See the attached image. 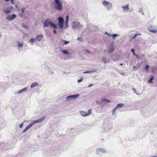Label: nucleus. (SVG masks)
I'll return each mask as SVG.
<instances>
[{
  "label": "nucleus",
  "instance_id": "obj_14",
  "mask_svg": "<svg viewBox=\"0 0 157 157\" xmlns=\"http://www.w3.org/2000/svg\"><path fill=\"white\" fill-rule=\"evenodd\" d=\"M106 33L108 34V36H112L113 37V39H115V38L118 35L116 34H113V35H110V34L109 33Z\"/></svg>",
  "mask_w": 157,
  "mask_h": 157
},
{
  "label": "nucleus",
  "instance_id": "obj_18",
  "mask_svg": "<svg viewBox=\"0 0 157 157\" xmlns=\"http://www.w3.org/2000/svg\"><path fill=\"white\" fill-rule=\"evenodd\" d=\"M103 151V152H104V150H102V149H101V148L98 149L96 150V153L97 154H99V151L101 152V151Z\"/></svg>",
  "mask_w": 157,
  "mask_h": 157
},
{
  "label": "nucleus",
  "instance_id": "obj_12",
  "mask_svg": "<svg viewBox=\"0 0 157 157\" xmlns=\"http://www.w3.org/2000/svg\"><path fill=\"white\" fill-rule=\"evenodd\" d=\"M27 90H28L27 88L25 87V88H24L18 91L17 93L18 94H20L21 93H22L23 92H24Z\"/></svg>",
  "mask_w": 157,
  "mask_h": 157
},
{
  "label": "nucleus",
  "instance_id": "obj_7",
  "mask_svg": "<svg viewBox=\"0 0 157 157\" xmlns=\"http://www.w3.org/2000/svg\"><path fill=\"white\" fill-rule=\"evenodd\" d=\"M102 3L105 6H108L107 8L108 9H109L110 8H111L112 7L111 4L109 2L106 1H104L103 2H102Z\"/></svg>",
  "mask_w": 157,
  "mask_h": 157
},
{
  "label": "nucleus",
  "instance_id": "obj_32",
  "mask_svg": "<svg viewBox=\"0 0 157 157\" xmlns=\"http://www.w3.org/2000/svg\"><path fill=\"white\" fill-rule=\"evenodd\" d=\"M141 35V34H138V33H136L135 34L134 36H133L132 37V38H135L137 35Z\"/></svg>",
  "mask_w": 157,
  "mask_h": 157
},
{
  "label": "nucleus",
  "instance_id": "obj_5",
  "mask_svg": "<svg viewBox=\"0 0 157 157\" xmlns=\"http://www.w3.org/2000/svg\"><path fill=\"white\" fill-rule=\"evenodd\" d=\"M58 19L59 26L60 28L63 29L64 21V20L62 17H59Z\"/></svg>",
  "mask_w": 157,
  "mask_h": 157
},
{
  "label": "nucleus",
  "instance_id": "obj_31",
  "mask_svg": "<svg viewBox=\"0 0 157 157\" xmlns=\"http://www.w3.org/2000/svg\"><path fill=\"white\" fill-rule=\"evenodd\" d=\"M68 16L67 15L66 16V24L67 25V23L68 22Z\"/></svg>",
  "mask_w": 157,
  "mask_h": 157
},
{
  "label": "nucleus",
  "instance_id": "obj_23",
  "mask_svg": "<svg viewBox=\"0 0 157 157\" xmlns=\"http://www.w3.org/2000/svg\"><path fill=\"white\" fill-rule=\"evenodd\" d=\"M149 68V66L148 65H146V67L144 68V69L147 72H148Z\"/></svg>",
  "mask_w": 157,
  "mask_h": 157
},
{
  "label": "nucleus",
  "instance_id": "obj_2",
  "mask_svg": "<svg viewBox=\"0 0 157 157\" xmlns=\"http://www.w3.org/2000/svg\"><path fill=\"white\" fill-rule=\"evenodd\" d=\"M55 1L56 3V9L59 10H61L62 9V6L59 0H55Z\"/></svg>",
  "mask_w": 157,
  "mask_h": 157
},
{
  "label": "nucleus",
  "instance_id": "obj_40",
  "mask_svg": "<svg viewBox=\"0 0 157 157\" xmlns=\"http://www.w3.org/2000/svg\"><path fill=\"white\" fill-rule=\"evenodd\" d=\"M90 72H88V71H86V72H83V73L84 74H86V73H90Z\"/></svg>",
  "mask_w": 157,
  "mask_h": 157
},
{
  "label": "nucleus",
  "instance_id": "obj_21",
  "mask_svg": "<svg viewBox=\"0 0 157 157\" xmlns=\"http://www.w3.org/2000/svg\"><path fill=\"white\" fill-rule=\"evenodd\" d=\"M102 102H106L107 103H109L110 102V101L108 99H102L101 100Z\"/></svg>",
  "mask_w": 157,
  "mask_h": 157
},
{
  "label": "nucleus",
  "instance_id": "obj_44",
  "mask_svg": "<svg viewBox=\"0 0 157 157\" xmlns=\"http://www.w3.org/2000/svg\"><path fill=\"white\" fill-rule=\"evenodd\" d=\"M123 65V64L122 63L121 64V65Z\"/></svg>",
  "mask_w": 157,
  "mask_h": 157
},
{
  "label": "nucleus",
  "instance_id": "obj_39",
  "mask_svg": "<svg viewBox=\"0 0 157 157\" xmlns=\"http://www.w3.org/2000/svg\"><path fill=\"white\" fill-rule=\"evenodd\" d=\"M53 33L54 34H56V31L55 30H54L53 31Z\"/></svg>",
  "mask_w": 157,
  "mask_h": 157
},
{
  "label": "nucleus",
  "instance_id": "obj_42",
  "mask_svg": "<svg viewBox=\"0 0 157 157\" xmlns=\"http://www.w3.org/2000/svg\"><path fill=\"white\" fill-rule=\"evenodd\" d=\"M93 84H92L90 85L88 87H90L91 86H93Z\"/></svg>",
  "mask_w": 157,
  "mask_h": 157
},
{
  "label": "nucleus",
  "instance_id": "obj_16",
  "mask_svg": "<svg viewBox=\"0 0 157 157\" xmlns=\"http://www.w3.org/2000/svg\"><path fill=\"white\" fill-rule=\"evenodd\" d=\"M38 85V84L37 82H34L31 85L30 87L31 88H33V87Z\"/></svg>",
  "mask_w": 157,
  "mask_h": 157
},
{
  "label": "nucleus",
  "instance_id": "obj_29",
  "mask_svg": "<svg viewBox=\"0 0 157 157\" xmlns=\"http://www.w3.org/2000/svg\"><path fill=\"white\" fill-rule=\"evenodd\" d=\"M63 45H66L69 43V41H67L66 40H64L63 41Z\"/></svg>",
  "mask_w": 157,
  "mask_h": 157
},
{
  "label": "nucleus",
  "instance_id": "obj_43",
  "mask_svg": "<svg viewBox=\"0 0 157 157\" xmlns=\"http://www.w3.org/2000/svg\"><path fill=\"white\" fill-rule=\"evenodd\" d=\"M5 1H6V2H8L9 1V0H5Z\"/></svg>",
  "mask_w": 157,
  "mask_h": 157
},
{
  "label": "nucleus",
  "instance_id": "obj_27",
  "mask_svg": "<svg viewBox=\"0 0 157 157\" xmlns=\"http://www.w3.org/2000/svg\"><path fill=\"white\" fill-rule=\"evenodd\" d=\"M62 52L64 54H69V52L67 50H62Z\"/></svg>",
  "mask_w": 157,
  "mask_h": 157
},
{
  "label": "nucleus",
  "instance_id": "obj_17",
  "mask_svg": "<svg viewBox=\"0 0 157 157\" xmlns=\"http://www.w3.org/2000/svg\"><path fill=\"white\" fill-rule=\"evenodd\" d=\"M50 25L53 28L55 29L56 28V25L52 23L51 22Z\"/></svg>",
  "mask_w": 157,
  "mask_h": 157
},
{
  "label": "nucleus",
  "instance_id": "obj_6",
  "mask_svg": "<svg viewBox=\"0 0 157 157\" xmlns=\"http://www.w3.org/2000/svg\"><path fill=\"white\" fill-rule=\"evenodd\" d=\"M16 17V16L15 14H13L11 15H8L6 17V19L9 21H11Z\"/></svg>",
  "mask_w": 157,
  "mask_h": 157
},
{
  "label": "nucleus",
  "instance_id": "obj_19",
  "mask_svg": "<svg viewBox=\"0 0 157 157\" xmlns=\"http://www.w3.org/2000/svg\"><path fill=\"white\" fill-rule=\"evenodd\" d=\"M23 45V44L22 43L19 42H18V46L19 48L21 47V48H22Z\"/></svg>",
  "mask_w": 157,
  "mask_h": 157
},
{
  "label": "nucleus",
  "instance_id": "obj_1",
  "mask_svg": "<svg viewBox=\"0 0 157 157\" xmlns=\"http://www.w3.org/2000/svg\"><path fill=\"white\" fill-rule=\"evenodd\" d=\"M45 118V117H43L41 118L36 121H34L31 122L24 129L23 132H25L28 130L30 128L32 127L34 124L40 123L43 121Z\"/></svg>",
  "mask_w": 157,
  "mask_h": 157
},
{
  "label": "nucleus",
  "instance_id": "obj_15",
  "mask_svg": "<svg viewBox=\"0 0 157 157\" xmlns=\"http://www.w3.org/2000/svg\"><path fill=\"white\" fill-rule=\"evenodd\" d=\"M124 106V105L122 103H120L118 104L117 105L116 107V108L117 109L118 108H119L121 107H123Z\"/></svg>",
  "mask_w": 157,
  "mask_h": 157
},
{
  "label": "nucleus",
  "instance_id": "obj_10",
  "mask_svg": "<svg viewBox=\"0 0 157 157\" xmlns=\"http://www.w3.org/2000/svg\"><path fill=\"white\" fill-rule=\"evenodd\" d=\"M43 36L42 34H40L39 35H37L36 36V40L39 41H40L41 40V39L43 37Z\"/></svg>",
  "mask_w": 157,
  "mask_h": 157
},
{
  "label": "nucleus",
  "instance_id": "obj_11",
  "mask_svg": "<svg viewBox=\"0 0 157 157\" xmlns=\"http://www.w3.org/2000/svg\"><path fill=\"white\" fill-rule=\"evenodd\" d=\"M129 5L128 4H127L126 6H122V7L123 9V10L124 11L127 10L129 9V8L128 7Z\"/></svg>",
  "mask_w": 157,
  "mask_h": 157
},
{
  "label": "nucleus",
  "instance_id": "obj_20",
  "mask_svg": "<svg viewBox=\"0 0 157 157\" xmlns=\"http://www.w3.org/2000/svg\"><path fill=\"white\" fill-rule=\"evenodd\" d=\"M149 31L150 32L153 33H156L157 32V30L156 29H150Z\"/></svg>",
  "mask_w": 157,
  "mask_h": 157
},
{
  "label": "nucleus",
  "instance_id": "obj_30",
  "mask_svg": "<svg viewBox=\"0 0 157 157\" xmlns=\"http://www.w3.org/2000/svg\"><path fill=\"white\" fill-rule=\"evenodd\" d=\"M102 61L104 63H107L106 59L105 58L103 57L102 59Z\"/></svg>",
  "mask_w": 157,
  "mask_h": 157
},
{
  "label": "nucleus",
  "instance_id": "obj_3",
  "mask_svg": "<svg viewBox=\"0 0 157 157\" xmlns=\"http://www.w3.org/2000/svg\"><path fill=\"white\" fill-rule=\"evenodd\" d=\"M79 96V94H76L75 95H71L67 96L66 98V100L67 101H69L71 99H75L78 98Z\"/></svg>",
  "mask_w": 157,
  "mask_h": 157
},
{
  "label": "nucleus",
  "instance_id": "obj_9",
  "mask_svg": "<svg viewBox=\"0 0 157 157\" xmlns=\"http://www.w3.org/2000/svg\"><path fill=\"white\" fill-rule=\"evenodd\" d=\"M73 24L74 27H77L80 28L82 27V26L79 23L74 22H73Z\"/></svg>",
  "mask_w": 157,
  "mask_h": 157
},
{
  "label": "nucleus",
  "instance_id": "obj_34",
  "mask_svg": "<svg viewBox=\"0 0 157 157\" xmlns=\"http://www.w3.org/2000/svg\"><path fill=\"white\" fill-rule=\"evenodd\" d=\"M133 68L135 70H138V68H137L136 66H133Z\"/></svg>",
  "mask_w": 157,
  "mask_h": 157
},
{
  "label": "nucleus",
  "instance_id": "obj_8",
  "mask_svg": "<svg viewBox=\"0 0 157 157\" xmlns=\"http://www.w3.org/2000/svg\"><path fill=\"white\" fill-rule=\"evenodd\" d=\"M51 22H49V19H47L43 23L44 27H48L49 25H50Z\"/></svg>",
  "mask_w": 157,
  "mask_h": 157
},
{
  "label": "nucleus",
  "instance_id": "obj_4",
  "mask_svg": "<svg viewBox=\"0 0 157 157\" xmlns=\"http://www.w3.org/2000/svg\"><path fill=\"white\" fill-rule=\"evenodd\" d=\"M80 114L83 117H86L88 116L91 114V109H90L87 112L81 111L80 112Z\"/></svg>",
  "mask_w": 157,
  "mask_h": 157
},
{
  "label": "nucleus",
  "instance_id": "obj_36",
  "mask_svg": "<svg viewBox=\"0 0 157 157\" xmlns=\"http://www.w3.org/2000/svg\"><path fill=\"white\" fill-rule=\"evenodd\" d=\"M83 80V78H81L80 79H78V82H81V81H82Z\"/></svg>",
  "mask_w": 157,
  "mask_h": 157
},
{
  "label": "nucleus",
  "instance_id": "obj_22",
  "mask_svg": "<svg viewBox=\"0 0 157 157\" xmlns=\"http://www.w3.org/2000/svg\"><path fill=\"white\" fill-rule=\"evenodd\" d=\"M142 62H141V63H137V65L136 66L137 68H138V69L140 68V67L142 64Z\"/></svg>",
  "mask_w": 157,
  "mask_h": 157
},
{
  "label": "nucleus",
  "instance_id": "obj_38",
  "mask_svg": "<svg viewBox=\"0 0 157 157\" xmlns=\"http://www.w3.org/2000/svg\"><path fill=\"white\" fill-rule=\"evenodd\" d=\"M23 126V124H22L20 125V128H22Z\"/></svg>",
  "mask_w": 157,
  "mask_h": 157
},
{
  "label": "nucleus",
  "instance_id": "obj_13",
  "mask_svg": "<svg viewBox=\"0 0 157 157\" xmlns=\"http://www.w3.org/2000/svg\"><path fill=\"white\" fill-rule=\"evenodd\" d=\"M11 10V9L7 8L4 9L3 11L4 13H8L10 12Z\"/></svg>",
  "mask_w": 157,
  "mask_h": 157
},
{
  "label": "nucleus",
  "instance_id": "obj_24",
  "mask_svg": "<svg viewBox=\"0 0 157 157\" xmlns=\"http://www.w3.org/2000/svg\"><path fill=\"white\" fill-rule=\"evenodd\" d=\"M117 109L115 107L112 110V114L113 115H115V112L116 109Z\"/></svg>",
  "mask_w": 157,
  "mask_h": 157
},
{
  "label": "nucleus",
  "instance_id": "obj_33",
  "mask_svg": "<svg viewBox=\"0 0 157 157\" xmlns=\"http://www.w3.org/2000/svg\"><path fill=\"white\" fill-rule=\"evenodd\" d=\"M131 51L132 52V53L133 54V55L134 56H135V50H134V49H132L131 50Z\"/></svg>",
  "mask_w": 157,
  "mask_h": 157
},
{
  "label": "nucleus",
  "instance_id": "obj_26",
  "mask_svg": "<svg viewBox=\"0 0 157 157\" xmlns=\"http://www.w3.org/2000/svg\"><path fill=\"white\" fill-rule=\"evenodd\" d=\"M154 78V77L153 76H152L150 78V79L148 80V82L149 83H150L151 82H152V81L153 80Z\"/></svg>",
  "mask_w": 157,
  "mask_h": 157
},
{
  "label": "nucleus",
  "instance_id": "obj_25",
  "mask_svg": "<svg viewBox=\"0 0 157 157\" xmlns=\"http://www.w3.org/2000/svg\"><path fill=\"white\" fill-rule=\"evenodd\" d=\"M36 40V38H32L30 40V42H31V44H32L34 41Z\"/></svg>",
  "mask_w": 157,
  "mask_h": 157
},
{
  "label": "nucleus",
  "instance_id": "obj_37",
  "mask_svg": "<svg viewBox=\"0 0 157 157\" xmlns=\"http://www.w3.org/2000/svg\"><path fill=\"white\" fill-rule=\"evenodd\" d=\"M11 1V3L12 4H14V2H13L14 1V0H10Z\"/></svg>",
  "mask_w": 157,
  "mask_h": 157
},
{
  "label": "nucleus",
  "instance_id": "obj_35",
  "mask_svg": "<svg viewBox=\"0 0 157 157\" xmlns=\"http://www.w3.org/2000/svg\"><path fill=\"white\" fill-rule=\"evenodd\" d=\"M82 38L81 37H78L77 39L78 40H79L80 41H81L82 40Z\"/></svg>",
  "mask_w": 157,
  "mask_h": 157
},
{
  "label": "nucleus",
  "instance_id": "obj_41",
  "mask_svg": "<svg viewBox=\"0 0 157 157\" xmlns=\"http://www.w3.org/2000/svg\"><path fill=\"white\" fill-rule=\"evenodd\" d=\"M25 9L24 8H22V12H23L24 10H25Z\"/></svg>",
  "mask_w": 157,
  "mask_h": 157
},
{
  "label": "nucleus",
  "instance_id": "obj_28",
  "mask_svg": "<svg viewBox=\"0 0 157 157\" xmlns=\"http://www.w3.org/2000/svg\"><path fill=\"white\" fill-rule=\"evenodd\" d=\"M114 50V48L113 47H112L111 48V50H109L108 51V52L109 53H110L113 52Z\"/></svg>",
  "mask_w": 157,
  "mask_h": 157
},
{
  "label": "nucleus",
  "instance_id": "obj_45",
  "mask_svg": "<svg viewBox=\"0 0 157 157\" xmlns=\"http://www.w3.org/2000/svg\"><path fill=\"white\" fill-rule=\"evenodd\" d=\"M133 90H134V91H135V89H134V88H133Z\"/></svg>",
  "mask_w": 157,
  "mask_h": 157
}]
</instances>
